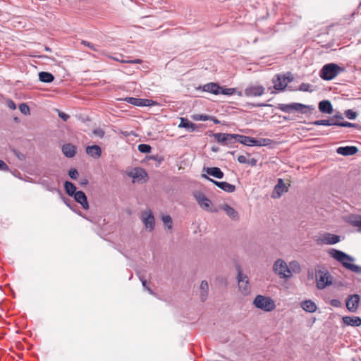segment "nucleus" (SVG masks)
Returning <instances> with one entry per match:
<instances>
[{"label": "nucleus", "instance_id": "obj_37", "mask_svg": "<svg viewBox=\"0 0 361 361\" xmlns=\"http://www.w3.org/2000/svg\"><path fill=\"white\" fill-rule=\"evenodd\" d=\"M61 198L62 199L63 203L69 207L72 211L75 212V208L76 207V204L74 203V202L68 198L64 197L62 195H60Z\"/></svg>", "mask_w": 361, "mask_h": 361}, {"label": "nucleus", "instance_id": "obj_54", "mask_svg": "<svg viewBox=\"0 0 361 361\" xmlns=\"http://www.w3.org/2000/svg\"><path fill=\"white\" fill-rule=\"evenodd\" d=\"M58 115L64 121H68V119L70 118L69 115L60 111H59Z\"/></svg>", "mask_w": 361, "mask_h": 361}, {"label": "nucleus", "instance_id": "obj_22", "mask_svg": "<svg viewBox=\"0 0 361 361\" xmlns=\"http://www.w3.org/2000/svg\"><path fill=\"white\" fill-rule=\"evenodd\" d=\"M318 108L320 112L327 114H331L334 110L333 106L329 100H322L319 102Z\"/></svg>", "mask_w": 361, "mask_h": 361}, {"label": "nucleus", "instance_id": "obj_35", "mask_svg": "<svg viewBox=\"0 0 361 361\" xmlns=\"http://www.w3.org/2000/svg\"><path fill=\"white\" fill-rule=\"evenodd\" d=\"M314 109L315 108L313 105H306L301 103H298L297 112L301 113L302 114H307L310 111H313Z\"/></svg>", "mask_w": 361, "mask_h": 361}, {"label": "nucleus", "instance_id": "obj_2", "mask_svg": "<svg viewBox=\"0 0 361 361\" xmlns=\"http://www.w3.org/2000/svg\"><path fill=\"white\" fill-rule=\"evenodd\" d=\"M345 67L340 66L334 63H329L323 66L319 71V76L322 80L329 81L334 79L341 73L345 72Z\"/></svg>", "mask_w": 361, "mask_h": 361}, {"label": "nucleus", "instance_id": "obj_41", "mask_svg": "<svg viewBox=\"0 0 361 361\" xmlns=\"http://www.w3.org/2000/svg\"><path fill=\"white\" fill-rule=\"evenodd\" d=\"M344 114L348 119L350 120H355L357 116V114L352 109L345 110Z\"/></svg>", "mask_w": 361, "mask_h": 361}, {"label": "nucleus", "instance_id": "obj_46", "mask_svg": "<svg viewBox=\"0 0 361 361\" xmlns=\"http://www.w3.org/2000/svg\"><path fill=\"white\" fill-rule=\"evenodd\" d=\"M92 133L94 135L99 137V138H102L104 136V131L102 128H95L92 130Z\"/></svg>", "mask_w": 361, "mask_h": 361}, {"label": "nucleus", "instance_id": "obj_51", "mask_svg": "<svg viewBox=\"0 0 361 361\" xmlns=\"http://www.w3.org/2000/svg\"><path fill=\"white\" fill-rule=\"evenodd\" d=\"M310 85L308 83H302L299 87V90L302 92H308L310 90Z\"/></svg>", "mask_w": 361, "mask_h": 361}, {"label": "nucleus", "instance_id": "obj_10", "mask_svg": "<svg viewBox=\"0 0 361 361\" xmlns=\"http://www.w3.org/2000/svg\"><path fill=\"white\" fill-rule=\"evenodd\" d=\"M194 197L200 207L206 211H212V202L201 191H195L193 193Z\"/></svg>", "mask_w": 361, "mask_h": 361}, {"label": "nucleus", "instance_id": "obj_32", "mask_svg": "<svg viewBox=\"0 0 361 361\" xmlns=\"http://www.w3.org/2000/svg\"><path fill=\"white\" fill-rule=\"evenodd\" d=\"M39 80L42 82L50 83L54 81V76L51 73L42 71L39 73Z\"/></svg>", "mask_w": 361, "mask_h": 361}, {"label": "nucleus", "instance_id": "obj_61", "mask_svg": "<svg viewBox=\"0 0 361 361\" xmlns=\"http://www.w3.org/2000/svg\"><path fill=\"white\" fill-rule=\"evenodd\" d=\"M123 63H142V60L139 59H135V60H128V61H123Z\"/></svg>", "mask_w": 361, "mask_h": 361}, {"label": "nucleus", "instance_id": "obj_15", "mask_svg": "<svg viewBox=\"0 0 361 361\" xmlns=\"http://www.w3.org/2000/svg\"><path fill=\"white\" fill-rule=\"evenodd\" d=\"M360 296L357 294L349 295L346 300V307L351 312H355L359 307Z\"/></svg>", "mask_w": 361, "mask_h": 361}, {"label": "nucleus", "instance_id": "obj_14", "mask_svg": "<svg viewBox=\"0 0 361 361\" xmlns=\"http://www.w3.org/2000/svg\"><path fill=\"white\" fill-rule=\"evenodd\" d=\"M128 176L133 178L134 181L145 182L147 173L146 171L142 168H135L128 173Z\"/></svg>", "mask_w": 361, "mask_h": 361}, {"label": "nucleus", "instance_id": "obj_3", "mask_svg": "<svg viewBox=\"0 0 361 361\" xmlns=\"http://www.w3.org/2000/svg\"><path fill=\"white\" fill-rule=\"evenodd\" d=\"M253 305L265 312H271L276 308L274 301L269 297L257 295L253 300Z\"/></svg>", "mask_w": 361, "mask_h": 361}, {"label": "nucleus", "instance_id": "obj_50", "mask_svg": "<svg viewBox=\"0 0 361 361\" xmlns=\"http://www.w3.org/2000/svg\"><path fill=\"white\" fill-rule=\"evenodd\" d=\"M81 44H84L85 46H87L89 48H90L91 49L94 50V51H98V48L96 45H94L93 44L87 42V41H85V40H82L81 42Z\"/></svg>", "mask_w": 361, "mask_h": 361}, {"label": "nucleus", "instance_id": "obj_43", "mask_svg": "<svg viewBox=\"0 0 361 361\" xmlns=\"http://www.w3.org/2000/svg\"><path fill=\"white\" fill-rule=\"evenodd\" d=\"M235 89L234 88H224L221 87V89L220 90V94H224V95H232L235 93Z\"/></svg>", "mask_w": 361, "mask_h": 361}, {"label": "nucleus", "instance_id": "obj_29", "mask_svg": "<svg viewBox=\"0 0 361 361\" xmlns=\"http://www.w3.org/2000/svg\"><path fill=\"white\" fill-rule=\"evenodd\" d=\"M200 297L202 302H204L208 296L209 284L205 280L202 281L200 286Z\"/></svg>", "mask_w": 361, "mask_h": 361}, {"label": "nucleus", "instance_id": "obj_63", "mask_svg": "<svg viewBox=\"0 0 361 361\" xmlns=\"http://www.w3.org/2000/svg\"><path fill=\"white\" fill-rule=\"evenodd\" d=\"M16 154L18 157V158L19 159H20V160H23L25 159V156L23 154L20 153V152H18V153L16 152Z\"/></svg>", "mask_w": 361, "mask_h": 361}, {"label": "nucleus", "instance_id": "obj_16", "mask_svg": "<svg viewBox=\"0 0 361 361\" xmlns=\"http://www.w3.org/2000/svg\"><path fill=\"white\" fill-rule=\"evenodd\" d=\"M124 101L137 106H149L152 105V101L150 99L135 97H126Z\"/></svg>", "mask_w": 361, "mask_h": 361}, {"label": "nucleus", "instance_id": "obj_27", "mask_svg": "<svg viewBox=\"0 0 361 361\" xmlns=\"http://www.w3.org/2000/svg\"><path fill=\"white\" fill-rule=\"evenodd\" d=\"M298 102L290 104H279L276 108L283 112L290 113L293 111H297Z\"/></svg>", "mask_w": 361, "mask_h": 361}, {"label": "nucleus", "instance_id": "obj_60", "mask_svg": "<svg viewBox=\"0 0 361 361\" xmlns=\"http://www.w3.org/2000/svg\"><path fill=\"white\" fill-rule=\"evenodd\" d=\"M247 164L255 166L257 165V160L255 158H252L250 159H247Z\"/></svg>", "mask_w": 361, "mask_h": 361}, {"label": "nucleus", "instance_id": "obj_23", "mask_svg": "<svg viewBox=\"0 0 361 361\" xmlns=\"http://www.w3.org/2000/svg\"><path fill=\"white\" fill-rule=\"evenodd\" d=\"M86 153L94 159H99L102 154V149L99 145H94L86 147Z\"/></svg>", "mask_w": 361, "mask_h": 361}, {"label": "nucleus", "instance_id": "obj_25", "mask_svg": "<svg viewBox=\"0 0 361 361\" xmlns=\"http://www.w3.org/2000/svg\"><path fill=\"white\" fill-rule=\"evenodd\" d=\"M63 154L68 158H72L76 153V147L70 143L65 144L62 146Z\"/></svg>", "mask_w": 361, "mask_h": 361}, {"label": "nucleus", "instance_id": "obj_36", "mask_svg": "<svg viewBox=\"0 0 361 361\" xmlns=\"http://www.w3.org/2000/svg\"><path fill=\"white\" fill-rule=\"evenodd\" d=\"M289 269L290 272L293 271L295 274H299L301 271V267L298 262L293 260L289 263Z\"/></svg>", "mask_w": 361, "mask_h": 361}, {"label": "nucleus", "instance_id": "obj_6", "mask_svg": "<svg viewBox=\"0 0 361 361\" xmlns=\"http://www.w3.org/2000/svg\"><path fill=\"white\" fill-rule=\"evenodd\" d=\"M238 142L246 146H265L269 144L270 140L268 139H256L252 137L243 135H238Z\"/></svg>", "mask_w": 361, "mask_h": 361}, {"label": "nucleus", "instance_id": "obj_47", "mask_svg": "<svg viewBox=\"0 0 361 361\" xmlns=\"http://www.w3.org/2000/svg\"><path fill=\"white\" fill-rule=\"evenodd\" d=\"M140 281H141V282H142V284L143 288H144L146 290H147L150 294L154 295V293L153 290H152V289H150V288L147 286V280H145V279H143V278H142V277H141V276H140Z\"/></svg>", "mask_w": 361, "mask_h": 361}, {"label": "nucleus", "instance_id": "obj_9", "mask_svg": "<svg viewBox=\"0 0 361 361\" xmlns=\"http://www.w3.org/2000/svg\"><path fill=\"white\" fill-rule=\"evenodd\" d=\"M141 219L145 224L146 230L151 232L155 226V219L151 210L143 211L141 214Z\"/></svg>", "mask_w": 361, "mask_h": 361}, {"label": "nucleus", "instance_id": "obj_44", "mask_svg": "<svg viewBox=\"0 0 361 361\" xmlns=\"http://www.w3.org/2000/svg\"><path fill=\"white\" fill-rule=\"evenodd\" d=\"M310 124H312L314 126H329V121L328 119H322V120H317V121H312V122L310 123Z\"/></svg>", "mask_w": 361, "mask_h": 361}, {"label": "nucleus", "instance_id": "obj_20", "mask_svg": "<svg viewBox=\"0 0 361 361\" xmlns=\"http://www.w3.org/2000/svg\"><path fill=\"white\" fill-rule=\"evenodd\" d=\"M342 320L348 326L357 327L361 325V318L357 316H345L342 318Z\"/></svg>", "mask_w": 361, "mask_h": 361}, {"label": "nucleus", "instance_id": "obj_45", "mask_svg": "<svg viewBox=\"0 0 361 361\" xmlns=\"http://www.w3.org/2000/svg\"><path fill=\"white\" fill-rule=\"evenodd\" d=\"M340 127H346V128H357L359 126L356 123H350L348 121H342L340 123Z\"/></svg>", "mask_w": 361, "mask_h": 361}, {"label": "nucleus", "instance_id": "obj_40", "mask_svg": "<svg viewBox=\"0 0 361 361\" xmlns=\"http://www.w3.org/2000/svg\"><path fill=\"white\" fill-rule=\"evenodd\" d=\"M137 149L142 153H149L152 147L147 144H140L138 145Z\"/></svg>", "mask_w": 361, "mask_h": 361}, {"label": "nucleus", "instance_id": "obj_8", "mask_svg": "<svg viewBox=\"0 0 361 361\" xmlns=\"http://www.w3.org/2000/svg\"><path fill=\"white\" fill-rule=\"evenodd\" d=\"M237 280L238 283L239 290L241 292V293L245 295H248L250 291L249 280L247 276L243 274L240 267H238Z\"/></svg>", "mask_w": 361, "mask_h": 361}, {"label": "nucleus", "instance_id": "obj_57", "mask_svg": "<svg viewBox=\"0 0 361 361\" xmlns=\"http://www.w3.org/2000/svg\"><path fill=\"white\" fill-rule=\"evenodd\" d=\"M238 161L240 164H247V159L244 155L238 156Z\"/></svg>", "mask_w": 361, "mask_h": 361}, {"label": "nucleus", "instance_id": "obj_19", "mask_svg": "<svg viewBox=\"0 0 361 361\" xmlns=\"http://www.w3.org/2000/svg\"><path fill=\"white\" fill-rule=\"evenodd\" d=\"M203 91L212 93L215 95L220 94L221 86L215 82H209L202 87Z\"/></svg>", "mask_w": 361, "mask_h": 361}, {"label": "nucleus", "instance_id": "obj_38", "mask_svg": "<svg viewBox=\"0 0 361 361\" xmlns=\"http://www.w3.org/2000/svg\"><path fill=\"white\" fill-rule=\"evenodd\" d=\"M162 221L169 229L172 228L173 221L172 219L169 215H164L162 216Z\"/></svg>", "mask_w": 361, "mask_h": 361}, {"label": "nucleus", "instance_id": "obj_13", "mask_svg": "<svg viewBox=\"0 0 361 361\" xmlns=\"http://www.w3.org/2000/svg\"><path fill=\"white\" fill-rule=\"evenodd\" d=\"M265 92V88L262 85H248L244 90V95L247 97H260Z\"/></svg>", "mask_w": 361, "mask_h": 361}, {"label": "nucleus", "instance_id": "obj_56", "mask_svg": "<svg viewBox=\"0 0 361 361\" xmlns=\"http://www.w3.org/2000/svg\"><path fill=\"white\" fill-rule=\"evenodd\" d=\"M0 170L1 171H8V165L2 160H0Z\"/></svg>", "mask_w": 361, "mask_h": 361}, {"label": "nucleus", "instance_id": "obj_4", "mask_svg": "<svg viewBox=\"0 0 361 361\" xmlns=\"http://www.w3.org/2000/svg\"><path fill=\"white\" fill-rule=\"evenodd\" d=\"M317 288L319 290L332 284L331 276L327 270H317L315 272Z\"/></svg>", "mask_w": 361, "mask_h": 361}, {"label": "nucleus", "instance_id": "obj_21", "mask_svg": "<svg viewBox=\"0 0 361 361\" xmlns=\"http://www.w3.org/2000/svg\"><path fill=\"white\" fill-rule=\"evenodd\" d=\"M203 171L208 175L221 179L224 178V173L219 167H204Z\"/></svg>", "mask_w": 361, "mask_h": 361}, {"label": "nucleus", "instance_id": "obj_30", "mask_svg": "<svg viewBox=\"0 0 361 361\" xmlns=\"http://www.w3.org/2000/svg\"><path fill=\"white\" fill-rule=\"evenodd\" d=\"M301 307L303 310L310 313H313L317 310L316 304L310 300L301 302Z\"/></svg>", "mask_w": 361, "mask_h": 361}, {"label": "nucleus", "instance_id": "obj_31", "mask_svg": "<svg viewBox=\"0 0 361 361\" xmlns=\"http://www.w3.org/2000/svg\"><path fill=\"white\" fill-rule=\"evenodd\" d=\"M222 209L232 219L237 220L239 219L238 213L231 206L225 204L222 206Z\"/></svg>", "mask_w": 361, "mask_h": 361}, {"label": "nucleus", "instance_id": "obj_17", "mask_svg": "<svg viewBox=\"0 0 361 361\" xmlns=\"http://www.w3.org/2000/svg\"><path fill=\"white\" fill-rule=\"evenodd\" d=\"M75 202L79 203L84 209H89V203L85 193L81 190L77 191L73 196Z\"/></svg>", "mask_w": 361, "mask_h": 361}, {"label": "nucleus", "instance_id": "obj_62", "mask_svg": "<svg viewBox=\"0 0 361 361\" xmlns=\"http://www.w3.org/2000/svg\"><path fill=\"white\" fill-rule=\"evenodd\" d=\"M88 184V180L87 178H82L80 180V185L82 186L86 185Z\"/></svg>", "mask_w": 361, "mask_h": 361}, {"label": "nucleus", "instance_id": "obj_28", "mask_svg": "<svg viewBox=\"0 0 361 361\" xmlns=\"http://www.w3.org/2000/svg\"><path fill=\"white\" fill-rule=\"evenodd\" d=\"M180 122L179 125L178 126V128H185L188 132L195 131V130L196 128V125L195 123L189 121L185 118H180Z\"/></svg>", "mask_w": 361, "mask_h": 361}, {"label": "nucleus", "instance_id": "obj_5", "mask_svg": "<svg viewBox=\"0 0 361 361\" xmlns=\"http://www.w3.org/2000/svg\"><path fill=\"white\" fill-rule=\"evenodd\" d=\"M273 271L279 276L281 279H289L291 277L290 269L286 262L279 259L274 263Z\"/></svg>", "mask_w": 361, "mask_h": 361}, {"label": "nucleus", "instance_id": "obj_42", "mask_svg": "<svg viewBox=\"0 0 361 361\" xmlns=\"http://www.w3.org/2000/svg\"><path fill=\"white\" fill-rule=\"evenodd\" d=\"M20 112L24 115H29L30 114V107L25 103H22L19 105Z\"/></svg>", "mask_w": 361, "mask_h": 361}, {"label": "nucleus", "instance_id": "obj_64", "mask_svg": "<svg viewBox=\"0 0 361 361\" xmlns=\"http://www.w3.org/2000/svg\"><path fill=\"white\" fill-rule=\"evenodd\" d=\"M355 225L357 226H361V216L358 220L355 221Z\"/></svg>", "mask_w": 361, "mask_h": 361}, {"label": "nucleus", "instance_id": "obj_11", "mask_svg": "<svg viewBox=\"0 0 361 361\" xmlns=\"http://www.w3.org/2000/svg\"><path fill=\"white\" fill-rule=\"evenodd\" d=\"M340 241L341 238L339 235L330 233H324L319 239L317 240V243L318 245H334Z\"/></svg>", "mask_w": 361, "mask_h": 361}, {"label": "nucleus", "instance_id": "obj_53", "mask_svg": "<svg viewBox=\"0 0 361 361\" xmlns=\"http://www.w3.org/2000/svg\"><path fill=\"white\" fill-rule=\"evenodd\" d=\"M6 105L10 109L15 110L16 109L15 102L11 99H8L6 101Z\"/></svg>", "mask_w": 361, "mask_h": 361}, {"label": "nucleus", "instance_id": "obj_48", "mask_svg": "<svg viewBox=\"0 0 361 361\" xmlns=\"http://www.w3.org/2000/svg\"><path fill=\"white\" fill-rule=\"evenodd\" d=\"M68 175L71 178L75 180L78 178L79 173H78V171H77V169H71L68 172Z\"/></svg>", "mask_w": 361, "mask_h": 361}, {"label": "nucleus", "instance_id": "obj_39", "mask_svg": "<svg viewBox=\"0 0 361 361\" xmlns=\"http://www.w3.org/2000/svg\"><path fill=\"white\" fill-rule=\"evenodd\" d=\"M211 118V116L206 114H194L192 116V118L194 121H208Z\"/></svg>", "mask_w": 361, "mask_h": 361}, {"label": "nucleus", "instance_id": "obj_58", "mask_svg": "<svg viewBox=\"0 0 361 361\" xmlns=\"http://www.w3.org/2000/svg\"><path fill=\"white\" fill-rule=\"evenodd\" d=\"M251 106L253 107L272 106L271 104H264V103L252 104H251Z\"/></svg>", "mask_w": 361, "mask_h": 361}, {"label": "nucleus", "instance_id": "obj_55", "mask_svg": "<svg viewBox=\"0 0 361 361\" xmlns=\"http://www.w3.org/2000/svg\"><path fill=\"white\" fill-rule=\"evenodd\" d=\"M330 304L334 307H339L341 305V302L339 300L333 299L331 300Z\"/></svg>", "mask_w": 361, "mask_h": 361}, {"label": "nucleus", "instance_id": "obj_1", "mask_svg": "<svg viewBox=\"0 0 361 361\" xmlns=\"http://www.w3.org/2000/svg\"><path fill=\"white\" fill-rule=\"evenodd\" d=\"M329 254L332 258L340 262L345 269L361 275V266L351 263L355 261L353 257L334 248L329 250Z\"/></svg>", "mask_w": 361, "mask_h": 361}, {"label": "nucleus", "instance_id": "obj_18", "mask_svg": "<svg viewBox=\"0 0 361 361\" xmlns=\"http://www.w3.org/2000/svg\"><path fill=\"white\" fill-rule=\"evenodd\" d=\"M358 152V149L355 146L339 147L336 149L338 154L343 156H350L355 154Z\"/></svg>", "mask_w": 361, "mask_h": 361}, {"label": "nucleus", "instance_id": "obj_34", "mask_svg": "<svg viewBox=\"0 0 361 361\" xmlns=\"http://www.w3.org/2000/svg\"><path fill=\"white\" fill-rule=\"evenodd\" d=\"M64 188L66 192L71 197H73L77 192L75 185L73 183L68 180L65 181L64 183Z\"/></svg>", "mask_w": 361, "mask_h": 361}, {"label": "nucleus", "instance_id": "obj_59", "mask_svg": "<svg viewBox=\"0 0 361 361\" xmlns=\"http://www.w3.org/2000/svg\"><path fill=\"white\" fill-rule=\"evenodd\" d=\"M333 117L337 121L343 119V116L340 112H337L336 114L333 116Z\"/></svg>", "mask_w": 361, "mask_h": 361}, {"label": "nucleus", "instance_id": "obj_12", "mask_svg": "<svg viewBox=\"0 0 361 361\" xmlns=\"http://www.w3.org/2000/svg\"><path fill=\"white\" fill-rule=\"evenodd\" d=\"M202 178L211 181L218 188H221L222 190L226 192L231 193L235 190V186L234 185H232L225 181L214 180L212 178H209L207 174H202Z\"/></svg>", "mask_w": 361, "mask_h": 361}, {"label": "nucleus", "instance_id": "obj_49", "mask_svg": "<svg viewBox=\"0 0 361 361\" xmlns=\"http://www.w3.org/2000/svg\"><path fill=\"white\" fill-rule=\"evenodd\" d=\"M282 77L283 80L284 82H286V83H287V85L293 80V77L290 72L287 73L286 75H283Z\"/></svg>", "mask_w": 361, "mask_h": 361}, {"label": "nucleus", "instance_id": "obj_26", "mask_svg": "<svg viewBox=\"0 0 361 361\" xmlns=\"http://www.w3.org/2000/svg\"><path fill=\"white\" fill-rule=\"evenodd\" d=\"M39 183L42 185V187L48 191L54 192L56 191L59 195H62L61 191L54 186V183L49 180L42 179L40 180Z\"/></svg>", "mask_w": 361, "mask_h": 361}, {"label": "nucleus", "instance_id": "obj_24", "mask_svg": "<svg viewBox=\"0 0 361 361\" xmlns=\"http://www.w3.org/2000/svg\"><path fill=\"white\" fill-rule=\"evenodd\" d=\"M274 83V88L278 91H282L287 87V83L283 80L281 75H277L276 78L272 79Z\"/></svg>", "mask_w": 361, "mask_h": 361}, {"label": "nucleus", "instance_id": "obj_33", "mask_svg": "<svg viewBox=\"0 0 361 361\" xmlns=\"http://www.w3.org/2000/svg\"><path fill=\"white\" fill-rule=\"evenodd\" d=\"M287 190V188L281 178L278 180V183L274 187V192L278 195V197H280L282 193Z\"/></svg>", "mask_w": 361, "mask_h": 361}, {"label": "nucleus", "instance_id": "obj_7", "mask_svg": "<svg viewBox=\"0 0 361 361\" xmlns=\"http://www.w3.org/2000/svg\"><path fill=\"white\" fill-rule=\"evenodd\" d=\"M238 134H230V133H214L213 135L214 139L220 144L226 146H231L235 142H238Z\"/></svg>", "mask_w": 361, "mask_h": 361}, {"label": "nucleus", "instance_id": "obj_52", "mask_svg": "<svg viewBox=\"0 0 361 361\" xmlns=\"http://www.w3.org/2000/svg\"><path fill=\"white\" fill-rule=\"evenodd\" d=\"M328 120L329 121V126H334L340 127L341 121L336 120L333 116Z\"/></svg>", "mask_w": 361, "mask_h": 361}]
</instances>
